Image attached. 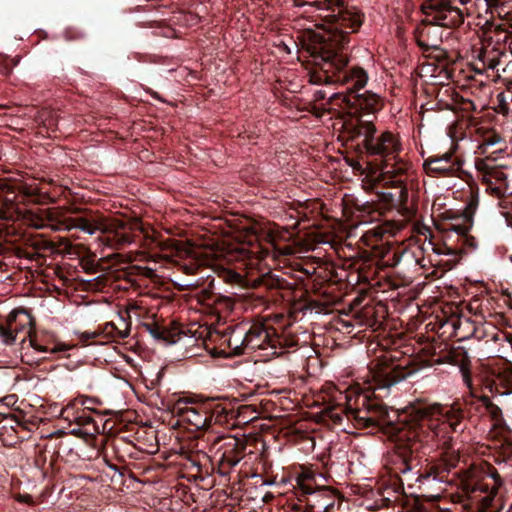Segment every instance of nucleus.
<instances>
[{
	"mask_svg": "<svg viewBox=\"0 0 512 512\" xmlns=\"http://www.w3.org/2000/svg\"><path fill=\"white\" fill-rule=\"evenodd\" d=\"M313 6L322 10L326 28L322 33L314 34L308 51L315 66L320 70V79L327 84L345 86L346 95L334 94L341 98L355 122L345 124L343 138L347 148L354 150L357 160H349V165L362 169L363 163L371 168V174L379 173L382 180L386 175H406L411 164L400 157L402 145L397 135L391 131L378 133L373 120L362 117L372 115L382 108L380 97L371 92L359 93L369 80L367 71L359 65H350L348 44L350 34L359 31L365 20V14L344 0H314Z\"/></svg>",
	"mask_w": 512,
	"mask_h": 512,
	"instance_id": "1",
	"label": "nucleus"
},
{
	"mask_svg": "<svg viewBox=\"0 0 512 512\" xmlns=\"http://www.w3.org/2000/svg\"><path fill=\"white\" fill-rule=\"evenodd\" d=\"M472 390V387L469 388ZM334 404L327 405L325 413L335 424L343 416L354 422L357 429H373L396 438V455L401 460L399 471L406 473L418 465V453L434 446L442 448L440 457L425 459L417 470V481L449 482V474L460 461L453 449V434L462 433L465 419L479 413L484 405L481 396L473 391L450 404L417 400L401 412L389 409L381 398L355 391H337Z\"/></svg>",
	"mask_w": 512,
	"mask_h": 512,
	"instance_id": "2",
	"label": "nucleus"
},
{
	"mask_svg": "<svg viewBox=\"0 0 512 512\" xmlns=\"http://www.w3.org/2000/svg\"><path fill=\"white\" fill-rule=\"evenodd\" d=\"M484 409L489 414L492 427L493 461L497 469L487 461L471 465L460 474V488L471 500L480 504L481 509L493 507V502L504 486V477L512 475V429L506 423L502 410L486 396H481Z\"/></svg>",
	"mask_w": 512,
	"mask_h": 512,
	"instance_id": "3",
	"label": "nucleus"
},
{
	"mask_svg": "<svg viewBox=\"0 0 512 512\" xmlns=\"http://www.w3.org/2000/svg\"><path fill=\"white\" fill-rule=\"evenodd\" d=\"M173 413L179 423L189 425L196 431H205L214 425L233 426L231 421L236 417L230 405L218 398H181L176 402Z\"/></svg>",
	"mask_w": 512,
	"mask_h": 512,
	"instance_id": "4",
	"label": "nucleus"
},
{
	"mask_svg": "<svg viewBox=\"0 0 512 512\" xmlns=\"http://www.w3.org/2000/svg\"><path fill=\"white\" fill-rule=\"evenodd\" d=\"M58 225V230L67 232L79 230L93 235L97 231H100V241L104 246L111 249H123L133 241L132 234L126 231L124 224H105L92 212H86L78 216L63 217L59 220Z\"/></svg>",
	"mask_w": 512,
	"mask_h": 512,
	"instance_id": "5",
	"label": "nucleus"
},
{
	"mask_svg": "<svg viewBox=\"0 0 512 512\" xmlns=\"http://www.w3.org/2000/svg\"><path fill=\"white\" fill-rule=\"evenodd\" d=\"M495 159L487 156L476 161V169L486 190L500 199L499 205L503 214L512 226V169L505 165H496Z\"/></svg>",
	"mask_w": 512,
	"mask_h": 512,
	"instance_id": "6",
	"label": "nucleus"
},
{
	"mask_svg": "<svg viewBox=\"0 0 512 512\" xmlns=\"http://www.w3.org/2000/svg\"><path fill=\"white\" fill-rule=\"evenodd\" d=\"M248 440L242 436L222 435L216 437L211 443V449L218 456V473L228 476L246 455Z\"/></svg>",
	"mask_w": 512,
	"mask_h": 512,
	"instance_id": "7",
	"label": "nucleus"
},
{
	"mask_svg": "<svg viewBox=\"0 0 512 512\" xmlns=\"http://www.w3.org/2000/svg\"><path fill=\"white\" fill-rule=\"evenodd\" d=\"M464 4L463 0H458ZM456 0H426L422 4L423 13L433 15V19L447 27H459L464 22L460 8L453 4Z\"/></svg>",
	"mask_w": 512,
	"mask_h": 512,
	"instance_id": "8",
	"label": "nucleus"
},
{
	"mask_svg": "<svg viewBox=\"0 0 512 512\" xmlns=\"http://www.w3.org/2000/svg\"><path fill=\"white\" fill-rule=\"evenodd\" d=\"M466 222L467 223L465 224H452L449 229L456 234L457 243L455 245L448 244L446 242L442 247L437 249L438 254L454 257L450 264V268L454 267L463 255L468 251L475 249L477 246L476 239L468 233L472 226V220L470 218H466Z\"/></svg>",
	"mask_w": 512,
	"mask_h": 512,
	"instance_id": "9",
	"label": "nucleus"
},
{
	"mask_svg": "<svg viewBox=\"0 0 512 512\" xmlns=\"http://www.w3.org/2000/svg\"><path fill=\"white\" fill-rule=\"evenodd\" d=\"M246 347L249 350L281 347V337L277 330L264 322H255L245 329Z\"/></svg>",
	"mask_w": 512,
	"mask_h": 512,
	"instance_id": "10",
	"label": "nucleus"
},
{
	"mask_svg": "<svg viewBox=\"0 0 512 512\" xmlns=\"http://www.w3.org/2000/svg\"><path fill=\"white\" fill-rule=\"evenodd\" d=\"M425 14V18L415 30V39L423 51L437 50L442 43L441 28H448L433 19V15Z\"/></svg>",
	"mask_w": 512,
	"mask_h": 512,
	"instance_id": "11",
	"label": "nucleus"
},
{
	"mask_svg": "<svg viewBox=\"0 0 512 512\" xmlns=\"http://www.w3.org/2000/svg\"><path fill=\"white\" fill-rule=\"evenodd\" d=\"M461 161L451 152L430 156L424 161V169L429 176L456 177L461 170Z\"/></svg>",
	"mask_w": 512,
	"mask_h": 512,
	"instance_id": "12",
	"label": "nucleus"
},
{
	"mask_svg": "<svg viewBox=\"0 0 512 512\" xmlns=\"http://www.w3.org/2000/svg\"><path fill=\"white\" fill-rule=\"evenodd\" d=\"M297 485L301 491V501L306 503V508L310 512H332L334 508V499L324 490H314L311 485L304 482L301 477L297 478Z\"/></svg>",
	"mask_w": 512,
	"mask_h": 512,
	"instance_id": "13",
	"label": "nucleus"
},
{
	"mask_svg": "<svg viewBox=\"0 0 512 512\" xmlns=\"http://www.w3.org/2000/svg\"><path fill=\"white\" fill-rule=\"evenodd\" d=\"M196 299L206 313L216 316L218 320L225 318L234 306L230 297L215 294L208 290H201L196 295Z\"/></svg>",
	"mask_w": 512,
	"mask_h": 512,
	"instance_id": "14",
	"label": "nucleus"
},
{
	"mask_svg": "<svg viewBox=\"0 0 512 512\" xmlns=\"http://www.w3.org/2000/svg\"><path fill=\"white\" fill-rule=\"evenodd\" d=\"M124 330L118 328L113 322H107L103 326H99L93 332H83L79 336L80 343L85 345L105 343L110 340L124 339L129 335V327L127 324Z\"/></svg>",
	"mask_w": 512,
	"mask_h": 512,
	"instance_id": "15",
	"label": "nucleus"
},
{
	"mask_svg": "<svg viewBox=\"0 0 512 512\" xmlns=\"http://www.w3.org/2000/svg\"><path fill=\"white\" fill-rule=\"evenodd\" d=\"M412 374V370L399 364H384L373 373L375 389L388 388Z\"/></svg>",
	"mask_w": 512,
	"mask_h": 512,
	"instance_id": "16",
	"label": "nucleus"
},
{
	"mask_svg": "<svg viewBox=\"0 0 512 512\" xmlns=\"http://www.w3.org/2000/svg\"><path fill=\"white\" fill-rule=\"evenodd\" d=\"M445 359L448 363L458 365L460 367L464 383L468 388H471L472 378L469 369L470 359L465 348L461 346L452 347L445 356Z\"/></svg>",
	"mask_w": 512,
	"mask_h": 512,
	"instance_id": "17",
	"label": "nucleus"
},
{
	"mask_svg": "<svg viewBox=\"0 0 512 512\" xmlns=\"http://www.w3.org/2000/svg\"><path fill=\"white\" fill-rule=\"evenodd\" d=\"M20 313H24L27 316V322H30V315L27 314L24 309H14L12 310L6 319V324L0 323V338L7 345H12L15 340L17 333L19 330L13 325L16 323L17 317Z\"/></svg>",
	"mask_w": 512,
	"mask_h": 512,
	"instance_id": "18",
	"label": "nucleus"
},
{
	"mask_svg": "<svg viewBox=\"0 0 512 512\" xmlns=\"http://www.w3.org/2000/svg\"><path fill=\"white\" fill-rule=\"evenodd\" d=\"M257 284L258 288H264L269 292L292 289L291 283L273 273L261 275L257 280Z\"/></svg>",
	"mask_w": 512,
	"mask_h": 512,
	"instance_id": "19",
	"label": "nucleus"
},
{
	"mask_svg": "<svg viewBox=\"0 0 512 512\" xmlns=\"http://www.w3.org/2000/svg\"><path fill=\"white\" fill-rule=\"evenodd\" d=\"M228 346L236 355L245 353L248 347H246V334L243 327H237L232 331L228 339Z\"/></svg>",
	"mask_w": 512,
	"mask_h": 512,
	"instance_id": "20",
	"label": "nucleus"
},
{
	"mask_svg": "<svg viewBox=\"0 0 512 512\" xmlns=\"http://www.w3.org/2000/svg\"><path fill=\"white\" fill-rule=\"evenodd\" d=\"M477 134L481 142L479 148L482 149L483 154L488 153L487 148L489 146H494L501 141L500 135L492 129L478 128Z\"/></svg>",
	"mask_w": 512,
	"mask_h": 512,
	"instance_id": "21",
	"label": "nucleus"
},
{
	"mask_svg": "<svg viewBox=\"0 0 512 512\" xmlns=\"http://www.w3.org/2000/svg\"><path fill=\"white\" fill-rule=\"evenodd\" d=\"M402 176L403 175H397V176L396 175L395 176L386 175L385 180L391 182V184L393 186H396L399 188L398 201H399L400 205L403 207V209L407 211L408 210L407 203H408L409 193H408L406 186L404 185V180L402 179Z\"/></svg>",
	"mask_w": 512,
	"mask_h": 512,
	"instance_id": "22",
	"label": "nucleus"
},
{
	"mask_svg": "<svg viewBox=\"0 0 512 512\" xmlns=\"http://www.w3.org/2000/svg\"><path fill=\"white\" fill-rule=\"evenodd\" d=\"M30 343L35 350L40 352H49L52 354L66 352L71 348L69 345L64 343H55L52 347H50L49 345H42L37 343V341L33 338L30 339Z\"/></svg>",
	"mask_w": 512,
	"mask_h": 512,
	"instance_id": "23",
	"label": "nucleus"
},
{
	"mask_svg": "<svg viewBox=\"0 0 512 512\" xmlns=\"http://www.w3.org/2000/svg\"><path fill=\"white\" fill-rule=\"evenodd\" d=\"M479 59L485 68L492 70H494L500 63L499 53L494 50L480 54Z\"/></svg>",
	"mask_w": 512,
	"mask_h": 512,
	"instance_id": "24",
	"label": "nucleus"
},
{
	"mask_svg": "<svg viewBox=\"0 0 512 512\" xmlns=\"http://www.w3.org/2000/svg\"><path fill=\"white\" fill-rule=\"evenodd\" d=\"M145 326L155 339L167 340L170 336V332L165 327L159 326L157 323L145 324Z\"/></svg>",
	"mask_w": 512,
	"mask_h": 512,
	"instance_id": "25",
	"label": "nucleus"
},
{
	"mask_svg": "<svg viewBox=\"0 0 512 512\" xmlns=\"http://www.w3.org/2000/svg\"><path fill=\"white\" fill-rule=\"evenodd\" d=\"M64 36L66 40L74 41L84 39L86 33L77 27H68L64 32Z\"/></svg>",
	"mask_w": 512,
	"mask_h": 512,
	"instance_id": "26",
	"label": "nucleus"
},
{
	"mask_svg": "<svg viewBox=\"0 0 512 512\" xmlns=\"http://www.w3.org/2000/svg\"><path fill=\"white\" fill-rule=\"evenodd\" d=\"M403 256V252L397 251V250H388L384 257H386V265L390 267H395L398 265L401 261V258Z\"/></svg>",
	"mask_w": 512,
	"mask_h": 512,
	"instance_id": "27",
	"label": "nucleus"
},
{
	"mask_svg": "<svg viewBox=\"0 0 512 512\" xmlns=\"http://www.w3.org/2000/svg\"><path fill=\"white\" fill-rule=\"evenodd\" d=\"M498 380L500 381V385H501L503 388H505V390H504V391H501V390H500V388H499V385H498L496 382H494L493 384H491V386H490V390H491V391H494V390H495V392L500 393V394H502V395H503V394H508V393H509V386H508V384H506V382H509V381H508L507 379H505L504 377H502V376H499V377H498Z\"/></svg>",
	"mask_w": 512,
	"mask_h": 512,
	"instance_id": "28",
	"label": "nucleus"
},
{
	"mask_svg": "<svg viewBox=\"0 0 512 512\" xmlns=\"http://www.w3.org/2000/svg\"><path fill=\"white\" fill-rule=\"evenodd\" d=\"M182 270L185 274L192 275L195 274L198 270V265L196 262H191L190 264H183Z\"/></svg>",
	"mask_w": 512,
	"mask_h": 512,
	"instance_id": "29",
	"label": "nucleus"
},
{
	"mask_svg": "<svg viewBox=\"0 0 512 512\" xmlns=\"http://www.w3.org/2000/svg\"><path fill=\"white\" fill-rule=\"evenodd\" d=\"M17 501L21 502V503H25L30 506L34 505V503H35L33 497L30 494H20L17 497Z\"/></svg>",
	"mask_w": 512,
	"mask_h": 512,
	"instance_id": "30",
	"label": "nucleus"
},
{
	"mask_svg": "<svg viewBox=\"0 0 512 512\" xmlns=\"http://www.w3.org/2000/svg\"><path fill=\"white\" fill-rule=\"evenodd\" d=\"M79 425L85 426L94 422L93 418L89 415H81L76 418Z\"/></svg>",
	"mask_w": 512,
	"mask_h": 512,
	"instance_id": "31",
	"label": "nucleus"
},
{
	"mask_svg": "<svg viewBox=\"0 0 512 512\" xmlns=\"http://www.w3.org/2000/svg\"><path fill=\"white\" fill-rule=\"evenodd\" d=\"M326 99V92L323 90H318L314 93V101L319 102Z\"/></svg>",
	"mask_w": 512,
	"mask_h": 512,
	"instance_id": "32",
	"label": "nucleus"
},
{
	"mask_svg": "<svg viewBox=\"0 0 512 512\" xmlns=\"http://www.w3.org/2000/svg\"><path fill=\"white\" fill-rule=\"evenodd\" d=\"M324 112H326V108H320L318 105H314L312 108V113L316 116H322Z\"/></svg>",
	"mask_w": 512,
	"mask_h": 512,
	"instance_id": "33",
	"label": "nucleus"
},
{
	"mask_svg": "<svg viewBox=\"0 0 512 512\" xmlns=\"http://www.w3.org/2000/svg\"><path fill=\"white\" fill-rule=\"evenodd\" d=\"M200 456H202V457H204V458H207V457H208V456H207V454H206V453H204V452H202V453L197 452L195 455L191 456L189 459H190V461H191L194 465H196V464H197V461H198V458H199Z\"/></svg>",
	"mask_w": 512,
	"mask_h": 512,
	"instance_id": "34",
	"label": "nucleus"
},
{
	"mask_svg": "<svg viewBox=\"0 0 512 512\" xmlns=\"http://www.w3.org/2000/svg\"><path fill=\"white\" fill-rule=\"evenodd\" d=\"M382 235L383 231L380 228L376 227L375 229L372 230V238L379 239L381 238Z\"/></svg>",
	"mask_w": 512,
	"mask_h": 512,
	"instance_id": "35",
	"label": "nucleus"
},
{
	"mask_svg": "<svg viewBox=\"0 0 512 512\" xmlns=\"http://www.w3.org/2000/svg\"><path fill=\"white\" fill-rule=\"evenodd\" d=\"M303 271L308 277H311L315 273V268L314 267H311V269L304 268Z\"/></svg>",
	"mask_w": 512,
	"mask_h": 512,
	"instance_id": "36",
	"label": "nucleus"
},
{
	"mask_svg": "<svg viewBox=\"0 0 512 512\" xmlns=\"http://www.w3.org/2000/svg\"><path fill=\"white\" fill-rule=\"evenodd\" d=\"M148 92L150 93V95H151L153 98H155V99H157V100H161V97H160V95H159L157 92L152 91L151 89H149V90H148Z\"/></svg>",
	"mask_w": 512,
	"mask_h": 512,
	"instance_id": "37",
	"label": "nucleus"
},
{
	"mask_svg": "<svg viewBox=\"0 0 512 512\" xmlns=\"http://www.w3.org/2000/svg\"><path fill=\"white\" fill-rule=\"evenodd\" d=\"M172 251H175L176 254H179L181 252L179 249V244H175L172 248Z\"/></svg>",
	"mask_w": 512,
	"mask_h": 512,
	"instance_id": "38",
	"label": "nucleus"
},
{
	"mask_svg": "<svg viewBox=\"0 0 512 512\" xmlns=\"http://www.w3.org/2000/svg\"><path fill=\"white\" fill-rule=\"evenodd\" d=\"M109 467L115 471H119L118 467L114 464H109Z\"/></svg>",
	"mask_w": 512,
	"mask_h": 512,
	"instance_id": "39",
	"label": "nucleus"
},
{
	"mask_svg": "<svg viewBox=\"0 0 512 512\" xmlns=\"http://www.w3.org/2000/svg\"><path fill=\"white\" fill-rule=\"evenodd\" d=\"M79 212H81V209H79V208H75V209H73V213H74V214H77V213H79Z\"/></svg>",
	"mask_w": 512,
	"mask_h": 512,
	"instance_id": "40",
	"label": "nucleus"
},
{
	"mask_svg": "<svg viewBox=\"0 0 512 512\" xmlns=\"http://www.w3.org/2000/svg\"><path fill=\"white\" fill-rule=\"evenodd\" d=\"M36 227H37V228H42V227H44V225H43V224H40V225H36Z\"/></svg>",
	"mask_w": 512,
	"mask_h": 512,
	"instance_id": "41",
	"label": "nucleus"
},
{
	"mask_svg": "<svg viewBox=\"0 0 512 512\" xmlns=\"http://www.w3.org/2000/svg\"><path fill=\"white\" fill-rule=\"evenodd\" d=\"M7 73L11 72V68L6 67Z\"/></svg>",
	"mask_w": 512,
	"mask_h": 512,
	"instance_id": "42",
	"label": "nucleus"
},
{
	"mask_svg": "<svg viewBox=\"0 0 512 512\" xmlns=\"http://www.w3.org/2000/svg\"><path fill=\"white\" fill-rule=\"evenodd\" d=\"M448 241H450V238H447V240L444 242V244L447 242L448 244H450Z\"/></svg>",
	"mask_w": 512,
	"mask_h": 512,
	"instance_id": "43",
	"label": "nucleus"
}]
</instances>
